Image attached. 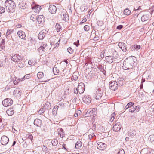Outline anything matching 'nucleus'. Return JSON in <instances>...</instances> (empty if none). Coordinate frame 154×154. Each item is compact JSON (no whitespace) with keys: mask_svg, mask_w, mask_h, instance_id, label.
Listing matches in <instances>:
<instances>
[{"mask_svg":"<svg viewBox=\"0 0 154 154\" xmlns=\"http://www.w3.org/2000/svg\"><path fill=\"white\" fill-rule=\"evenodd\" d=\"M97 148L100 150H104L106 149L107 145L106 144L102 142L98 143L97 144Z\"/></svg>","mask_w":154,"mask_h":154,"instance_id":"9b49d317","label":"nucleus"},{"mask_svg":"<svg viewBox=\"0 0 154 154\" xmlns=\"http://www.w3.org/2000/svg\"><path fill=\"white\" fill-rule=\"evenodd\" d=\"M14 32V30L12 29H8L6 34V36L8 39L12 38V34Z\"/></svg>","mask_w":154,"mask_h":154,"instance_id":"dca6fc26","label":"nucleus"},{"mask_svg":"<svg viewBox=\"0 0 154 154\" xmlns=\"http://www.w3.org/2000/svg\"><path fill=\"white\" fill-rule=\"evenodd\" d=\"M140 109V106H136L133 105L132 107L129 109V111L131 112H138Z\"/></svg>","mask_w":154,"mask_h":154,"instance_id":"9d476101","label":"nucleus"},{"mask_svg":"<svg viewBox=\"0 0 154 154\" xmlns=\"http://www.w3.org/2000/svg\"><path fill=\"white\" fill-rule=\"evenodd\" d=\"M140 45H132L131 47V49L132 50H137L140 49Z\"/></svg>","mask_w":154,"mask_h":154,"instance_id":"a878e982","label":"nucleus"},{"mask_svg":"<svg viewBox=\"0 0 154 154\" xmlns=\"http://www.w3.org/2000/svg\"><path fill=\"white\" fill-rule=\"evenodd\" d=\"M118 84L117 82L112 81L110 82L109 87L110 89L113 91H115L118 89Z\"/></svg>","mask_w":154,"mask_h":154,"instance_id":"39448f33","label":"nucleus"},{"mask_svg":"<svg viewBox=\"0 0 154 154\" xmlns=\"http://www.w3.org/2000/svg\"><path fill=\"white\" fill-rule=\"evenodd\" d=\"M134 103L132 102H130L128 103L127 105L125 106V109H127L128 108L131 107L132 106L134 105Z\"/></svg>","mask_w":154,"mask_h":154,"instance_id":"c9c22d12","label":"nucleus"},{"mask_svg":"<svg viewBox=\"0 0 154 154\" xmlns=\"http://www.w3.org/2000/svg\"><path fill=\"white\" fill-rule=\"evenodd\" d=\"M18 82L17 81V79H15V80H14L13 81V83L14 85H17L18 84Z\"/></svg>","mask_w":154,"mask_h":154,"instance_id":"680f3d73","label":"nucleus"},{"mask_svg":"<svg viewBox=\"0 0 154 154\" xmlns=\"http://www.w3.org/2000/svg\"><path fill=\"white\" fill-rule=\"evenodd\" d=\"M20 90L19 89L17 88L13 92V94L17 96L18 95H20L21 94L20 93Z\"/></svg>","mask_w":154,"mask_h":154,"instance_id":"473e14b6","label":"nucleus"},{"mask_svg":"<svg viewBox=\"0 0 154 154\" xmlns=\"http://www.w3.org/2000/svg\"><path fill=\"white\" fill-rule=\"evenodd\" d=\"M18 66L20 68H22L24 66V64L23 62L20 63L18 64Z\"/></svg>","mask_w":154,"mask_h":154,"instance_id":"49530a36","label":"nucleus"},{"mask_svg":"<svg viewBox=\"0 0 154 154\" xmlns=\"http://www.w3.org/2000/svg\"><path fill=\"white\" fill-rule=\"evenodd\" d=\"M17 81H18V82H19L20 81H22L24 80V78H22L21 79H17Z\"/></svg>","mask_w":154,"mask_h":154,"instance_id":"052dcab7","label":"nucleus"},{"mask_svg":"<svg viewBox=\"0 0 154 154\" xmlns=\"http://www.w3.org/2000/svg\"><path fill=\"white\" fill-rule=\"evenodd\" d=\"M44 17L43 15H39L38 16L37 18V20L39 24H41L42 22H43L44 20Z\"/></svg>","mask_w":154,"mask_h":154,"instance_id":"b1692460","label":"nucleus"},{"mask_svg":"<svg viewBox=\"0 0 154 154\" xmlns=\"http://www.w3.org/2000/svg\"><path fill=\"white\" fill-rule=\"evenodd\" d=\"M136 134V132L135 131L131 130L129 133V136L131 138H134L135 137Z\"/></svg>","mask_w":154,"mask_h":154,"instance_id":"cd10ccee","label":"nucleus"},{"mask_svg":"<svg viewBox=\"0 0 154 154\" xmlns=\"http://www.w3.org/2000/svg\"><path fill=\"white\" fill-rule=\"evenodd\" d=\"M57 132L60 135V137H63L65 136V134L62 128L58 129Z\"/></svg>","mask_w":154,"mask_h":154,"instance_id":"4be33fe9","label":"nucleus"},{"mask_svg":"<svg viewBox=\"0 0 154 154\" xmlns=\"http://www.w3.org/2000/svg\"><path fill=\"white\" fill-rule=\"evenodd\" d=\"M17 35L21 39L26 40V37L24 32L22 31H19L17 32Z\"/></svg>","mask_w":154,"mask_h":154,"instance_id":"a211bd4d","label":"nucleus"},{"mask_svg":"<svg viewBox=\"0 0 154 154\" xmlns=\"http://www.w3.org/2000/svg\"><path fill=\"white\" fill-rule=\"evenodd\" d=\"M53 71L54 75H57L59 73V70L56 67L54 66L53 69Z\"/></svg>","mask_w":154,"mask_h":154,"instance_id":"e433bc0d","label":"nucleus"},{"mask_svg":"<svg viewBox=\"0 0 154 154\" xmlns=\"http://www.w3.org/2000/svg\"><path fill=\"white\" fill-rule=\"evenodd\" d=\"M59 106L57 105L55 106L53 108L52 110V114L54 115H56L57 112V109L58 108Z\"/></svg>","mask_w":154,"mask_h":154,"instance_id":"f704fd0d","label":"nucleus"},{"mask_svg":"<svg viewBox=\"0 0 154 154\" xmlns=\"http://www.w3.org/2000/svg\"><path fill=\"white\" fill-rule=\"evenodd\" d=\"M117 154H125V151L123 149H121L118 152Z\"/></svg>","mask_w":154,"mask_h":154,"instance_id":"8fccbe9b","label":"nucleus"},{"mask_svg":"<svg viewBox=\"0 0 154 154\" xmlns=\"http://www.w3.org/2000/svg\"><path fill=\"white\" fill-rule=\"evenodd\" d=\"M55 28L57 30V31L58 32L61 31L62 29L61 26L58 23L56 24Z\"/></svg>","mask_w":154,"mask_h":154,"instance_id":"7c9ffc66","label":"nucleus"},{"mask_svg":"<svg viewBox=\"0 0 154 154\" xmlns=\"http://www.w3.org/2000/svg\"><path fill=\"white\" fill-rule=\"evenodd\" d=\"M123 27V25H119L117 26L116 29L119 30H120Z\"/></svg>","mask_w":154,"mask_h":154,"instance_id":"4d7b16f0","label":"nucleus"},{"mask_svg":"<svg viewBox=\"0 0 154 154\" xmlns=\"http://www.w3.org/2000/svg\"><path fill=\"white\" fill-rule=\"evenodd\" d=\"M82 143L80 140L77 141L75 144V147L77 149H79L82 146Z\"/></svg>","mask_w":154,"mask_h":154,"instance_id":"c85d7f7f","label":"nucleus"},{"mask_svg":"<svg viewBox=\"0 0 154 154\" xmlns=\"http://www.w3.org/2000/svg\"><path fill=\"white\" fill-rule=\"evenodd\" d=\"M93 112L92 110H88L86 113V115L87 116H90L93 115Z\"/></svg>","mask_w":154,"mask_h":154,"instance_id":"ea45409f","label":"nucleus"},{"mask_svg":"<svg viewBox=\"0 0 154 154\" xmlns=\"http://www.w3.org/2000/svg\"><path fill=\"white\" fill-rule=\"evenodd\" d=\"M21 57L17 54H15L11 58L12 60L14 62H17L22 60Z\"/></svg>","mask_w":154,"mask_h":154,"instance_id":"4468645a","label":"nucleus"},{"mask_svg":"<svg viewBox=\"0 0 154 154\" xmlns=\"http://www.w3.org/2000/svg\"><path fill=\"white\" fill-rule=\"evenodd\" d=\"M6 113L9 116H12L14 113V110L13 108H10L7 110Z\"/></svg>","mask_w":154,"mask_h":154,"instance_id":"c756f323","label":"nucleus"},{"mask_svg":"<svg viewBox=\"0 0 154 154\" xmlns=\"http://www.w3.org/2000/svg\"><path fill=\"white\" fill-rule=\"evenodd\" d=\"M26 3H24L23 1H22L19 2L18 5L19 8L21 9H24L26 8Z\"/></svg>","mask_w":154,"mask_h":154,"instance_id":"393cba45","label":"nucleus"},{"mask_svg":"<svg viewBox=\"0 0 154 154\" xmlns=\"http://www.w3.org/2000/svg\"><path fill=\"white\" fill-rule=\"evenodd\" d=\"M50 13L52 14H54L56 13L57 8L55 6L53 5H50L49 6L48 8Z\"/></svg>","mask_w":154,"mask_h":154,"instance_id":"ddd939ff","label":"nucleus"},{"mask_svg":"<svg viewBox=\"0 0 154 154\" xmlns=\"http://www.w3.org/2000/svg\"><path fill=\"white\" fill-rule=\"evenodd\" d=\"M67 51L70 54H72L73 53V50L70 47L67 48Z\"/></svg>","mask_w":154,"mask_h":154,"instance_id":"09e8293b","label":"nucleus"},{"mask_svg":"<svg viewBox=\"0 0 154 154\" xmlns=\"http://www.w3.org/2000/svg\"><path fill=\"white\" fill-rule=\"evenodd\" d=\"M103 91L100 88H96L94 93V97L96 99H100L102 97Z\"/></svg>","mask_w":154,"mask_h":154,"instance_id":"20e7f679","label":"nucleus"},{"mask_svg":"<svg viewBox=\"0 0 154 154\" xmlns=\"http://www.w3.org/2000/svg\"><path fill=\"white\" fill-rule=\"evenodd\" d=\"M62 77L60 76H57L54 78L56 80H58L59 81H60L61 80Z\"/></svg>","mask_w":154,"mask_h":154,"instance_id":"603ef678","label":"nucleus"},{"mask_svg":"<svg viewBox=\"0 0 154 154\" xmlns=\"http://www.w3.org/2000/svg\"><path fill=\"white\" fill-rule=\"evenodd\" d=\"M124 12L125 15L128 16L130 14L131 11L128 9L126 8L125 9Z\"/></svg>","mask_w":154,"mask_h":154,"instance_id":"58836bf2","label":"nucleus"},{"mask_svg":"<svg viewBox=\"0 0 154 154\" xmlns=\"http://www.w3.org/2000/svg\"><path fill=\"white\" fill-rule=\"evenodd\" d=\"M112 55L106 56L105 60L107 62L111 63L113 62L115 63L118 62L120 61L119 59V55L116 50H112Z\"/></svg>","mask_w":154,"mask_h":154,"instance_id":"f03ea898","label":"nucleus"},{"mask_svg":"<svg viewBox=\"0 0 154 154\" xmlns=\"http://www.w3.org/2000/svg\"><path fill=\"white\" fill-rule=\"evenodd\" d=\"M100 70L101 71H102L103 73L105 75V74L106 73V71H105L104 69H103L102 68H101V69H100Z\"/></svg>","mask_w":154,"mask_h":154,"instance_id":"69168bd1","label":"nucleus"},{"mask_svg":"<svg viewBox=\"0 0 154 154\" xmlns=\"http://www.w3.org/2000/svg\"><path fill=\"white\" fill-rule=\"evenodd\" d=\"M61 17H62L63 20L66 21L69 20V17L68 15L64 12H63L61 15Z\"/></svg>","mask_w":154,"mask_h":154,"instance_id":"5701e85b","label":"nucleus"},{"mask_svg":"<svg viewBox=\"0 0 154 154\" xmlns=\"http://www.w3.org/2000/svg\"><path fill=\"white\" fill-rule=\"evenodd\" d=\"M118 45L123 52H125L126 51L127 47L125 43L122 42H119Z\"/></svg>","mask_w":154,"mask_h":154,"instance_id":"f3484780","label":"nucleus"},{"mask_svg":"<svg viewBox=\"0 0 154 154\" xmlns=\"http://www.w3.org/2000/svg\"><path fill=\"white\" fill-rule=\"evenodd\" d=\"M78 91L80 94L83 93L85 90V86L83 83L80 82L79 83L77 88Z\"/></svg>","mask_w":154,"mask_h":154,"instance_id":"1a4fd4ad","label":"nucleus"},{"mask_svg":"<svg viewBox=\"0 0 154 154\" xmlns=\"http://www.w3.org/2000/svg\"><path fill=\"white\" fill-rule=\"evenodd\" d=\"M137 59L136 57L134 56H131L126 59L123 62V66L122 67L124 70L132 69L135 64L136 63Z\"/></svg>","mask_w":154,"mask_h":154,"instance_id":"f257e3e1","label":"nucleus"},{"mask_svg":"<svg viewBox=\"0 0 154 154\" xmlns=\"http://www.w3.org/2000/svg\"><path fill=\"white\" fill-rule=\"evenodd\" d=\"M60 43V40H59L57 42V41L55 42V44L54 45V46L55 48L57 46V45H58Z\"/></svg>","mask_w":154,"mask_h":154,"instance_id":"13d9d810","label":"nucleus"},{"mask_svg":"<svg viewBox=\"0 0 154 154\" xmlns=\"http://www.w3.org/2000/svg\"><path fill=\"white\" fill-rule=\"evenodd\" d=\"M87 20L86 18L84 19L80 23H83L86 21Z\"/></svg>","mask_w":154,"mask_h":154,"instance_id":"0e129e2a","label":"nucleus"},{"mask_svg":"<svg viewBox=\"0 0 154 154\" xmlns=\"http://www.w3.org/2000/svg\"><path fill=\"white\" fill-rule=\"evenodd\" d=\"M73 44L75 45L76 47H78L79 45V40H78L77 41V42H74Z\"/></svg>","mask_w":154,"mask_h":154,"instance_id":"bf43d9fd","label":"nucleus"},{"mask_svg":"<svg viewBox=\"0 0 154 154\" xmlns=\"http://www.w3.org/2000/svg\"><path fill=\"white\" fill-rule=\"evenodd\" d=\"M83 101L86 103H89L91 102V97L88 96H85L82 99Z\"/></svg>","mask_w":154,"mask_h":154,"instance_id":"6ab92c4d","label":"nucleus"},{"mask_svg":"<svg viewBox=\"0 0 154 154\" xmlns=\"http://www.w3.org/2000/svg\"><path fill=\"white\" fill-rule=\"evenodd\" d=\"M59 105L61 106V107H63L64 106V104L62 103H60Z\"/></svg>","mask_w":154,"mask_h":154,"instance_id":"774afa93","label":"nucleus"},{"mask_svg":"<svg viewBox=\"0 0 154 154\" xmlns=\"http://www.w3.org/2000/svg\"><path fill=\"white\" fill-rule=\"evenodd\" d=\"M118 84V86H122L124 85L125 81L123 78H119L117 80V81Z\"/></svg>","mask_w":154,"mask_h":154,"instance_id":"412c9836","label":"nucleus"},{"mask_svg":"<svg viewBox=\"0 0 154 154\" xmlns=\"http://www.w3.org/2000/svg\"><path fill=\"white\" fill-rule=\"evenodd\" d=\"M37 63L36 61L34 59H31L29 60L28 63L30 65L33 66Z\"/></svg>","mask_w":154,"mask_h":154,"instance_id":"2f4dec72","label":"nucleus"},{"mask_svg":"<svg viewBox=\"0 0 154 154\" xmlns=\"http://www.w3.org/2000/svg\"><path fill=\"white\" fill-rule=\"evenodd\" d=\"M78 89L76 88H75L74 89V93L76 94H78L79 93L78 91Z\"/></svg>","mask_w":154,"mask_h":154,"instance_id":"338daca9","label":"nucleus"},{"mask_svg":"<svg viewBox=\"0 0 154 154\" xmlns=\"http://www.w3.org/2000/svg\"><path fill=\"white\" fill-rule=\"evenodd\" d=\"M52 145L54 146L57 145L58 143V141L56 139H53L51 141Z\"/></svg>","mask_w":154,"mask_h":154,"instance_id":"4c0bfd02","label":"nucleus"},{"mask_svg":"<svg viewBox=\"0 0 154 154\" xmlns=\"http://www.w3.org/2000/svg\"><path fill=\"white\" fill-rule=\"evenodd\" d=\"M0 46L2 49H4L5 48V44L4 43H1Z\"/></svg>","mask_w":154,"mask_h":154,"instance_id":"6e6d98bb","label":"nucleus"},{"mask_svg":"<svg viewBox=\"0 0 154 154\" xmlns=\"http://www.w3.org/2000/svg\"><path fill=\"white\" fill-rule=\"evenodd\" d=\"M9 141V139L5 135L2 136L1 142L2 145H6L8 143Z\"/></svg>","mask_w":154,"mask_h":154,"instance_id":"f8f14e48","label":"nucleus"},{"mask_svg":"<svg viewBox=\"0 0 154 154\" xmlns=\"http://www.w3.org/2000/svg\"><path fill=\"white\" fill-rule=\"evenodd\" d=\"M47 46V45L46 43H42L40 47H39L38 50L40 53H43L47 51V48L46 47Z\"/></svg>","mask_w":154,"mask_h":154,"instance_id":"0eeeda50","label":"nucleus"},{"mask_svg":"<svg viewBox=\"0 0 154 154\" xmlns=\"http://www.w3.org/2000/svg\"><path fill=\"white\" fill-rule=\"evenodd\" d=\"M43 76V73L42 72H39L37 74V76L38 78L39 79L42 78Z\"/></svg>","mask_w":154,"mask_h":154,"instance_id":"a19ab883","label":"nucleus"},{"mask_svg":"<svg viewBox=\"0 0 154 154\" xmlns=\"http://www.w3.org/2000/svg\"><path fill=\"white\" fill-rule=\"evenodd\" d=\"M34 124L36 126L40 127L42 124V121L39 119L37 118L34 120Z\"/></svg>","mask_w":154,"mask_h":154,"instance_id":"aec40b11","label":"nucleus"},{"mask_svg":"<svg viewBox=\"0 0 154 154\" xmlns=\"http://www.w3.org/2000/svg\"><path fill=\"white\" fill-rule=\"evenodd\" d=\"M6 11L9 13H13L15 10L16 5L15 2L11 0H6L5 3Z\"/></svg>","mask_w":154,"mask_h":154,"instance_id":"7ed1b4c3","label":"nucleus"},{"mask_svg":"<svg viewBox=\"0 0 154 154\" xmlns=\"http://www.w3.org/2000/svg\"><path fill=\"white\" fill-rule=\"evenodd\" d=\"M116 116L115 112L112 113L110 116L109 121L112 122L114 120Z\"/></svg>","mask_w":154,"mask_h":154,"instance_id":"72a5a7b5","label":"nucleus"},{"mask_svg":"<svg viewBox=\"0 0 154 154\" xmlns=\"http://www.w3.org/2000/svg\"><path fill=\"white\" fill-rule=\"evenodd\" d=\"M94 136H95V135H94V133H92L88 135V137H89V139H90V140L91 139H92L93 138V137H94Z\"/></svg>","mask_w":154,"mask_h":154,"instance_id":"864d4df0","label":"nucleus"},{"mask_svg":"<svg viewBox=\"0 0 154 154\" xmlns=\"http://www.w3.org/2000/svg\"><path fill=\"white\" fill-rule=\"evenodd\" d=\"M81 112L80 110H78L76 111L75 114H74V116L75 117H77L78 116V114H80L81 113Z\"/></svg>","mask_w":154,"mask_h":154,"instance_id":"a18cd8bd","label":"nucleus"},{"mask_svg":"<svg viewBox=\"0 0 154 154\" xmlns=\"http://www.w3.org/2000/svg\"><path fill=\"white\" fill-rule=\"evenodd\" d=\"M149 139L150 140L151 142L154 141V135L152 134L150 135L149 137Z\"/></svg>","mask_w":154,"mask_h":154,"instance_id":"37998d69","label":"nucleus"},{"mask_svg":"<svg viewBox=\"0 0 154 154\" xmlns=\"http://www.w3.org/2000/svg\"><path fill=\"white\" fill-rule=\"evenodd\" d=\"M121 127V125L119 122L116 121L113 124V130L115 131H118L120 130Z\"/></svg>","mask_w":154,"mask_h":154,"instance_id":"6e6552de","label":"nucleus"},{"mask_svg":"<svg viewBox=\"0 0 154 154\" xmlns=\"http://www.w3.org/2000/svg\"><path fill=\"white\" fill-rule=\"evenodd\" d=\"M45 108H41L39 111V112L40 114L43 113L45 110Z\"/></svg>","mask_w":154,"mask_h":154,"instance_id":"3c124183","label":"nucleus"},{"mask_svg":"<svg viewBox=\"0 0 154 154\" xmlns=\"http://www.w3.org/2000/svg\"><path fill=\"white\" fill-rule=\"evenodd\" d=\"M78 76L76 75H75V73H74L73 74L71 79L75 81L78 79Z\"/></svg>","mask_w":154,"mask_h":154,"instance_id":"c03bdc74","label":"nucleus"},{"mask_svg":"<svg viewBox=\"0 0 154 154\" xmlns=\"http://www.w3.org/2000/svg\"><path fill=\"white\" fill-rule=\"evenodd\" d=\"M28 137V138L31 140V141L32 140L33 138V137L32 135L31 134H28L27 135Z\"/></svg>","mask_w":154,"mask_h":154,"instance_id":"5fc2aeb1","label":"nucleus"},{"mask_svg":"<svg viewBox=\"0 0 154 154\" xmlns=\"http://www.w3.org/2000/svg\"><path fill=\"white\" fill-rule=\"evenodd\" d=\"M84 29L85 31H88L89 30L90 27L86 25L84 26Z\"/></svg>","mask_w":154,"mask_h":154,"instance_id":"de8ad7c7","label":"nucleus"},{"mask_svg":"<svg viewBox=\"0 0 154 154\" xmlns=\"http://www.w3.org/2000/svg\"><path fill=\"white\" fill-rule=\"evenodd\" d=\"M5 10L4 7L0 6V14L4 13Z\"/></svg>","mask_w":154,"mask_h":154,"instance_id":"79ce46f5","label":"nucleus"},{"mask_svg":"<svg viewBox=\"0 0 154 154\" xmlns=\"http://www.w3.org/2000/svg\"><path fill=\"white\" fill-rule=\"evenodd\" d=\"M48 31L45 29L42 30L39 33L38 37L39 39H43L45 37V35L47 33Z\"/></svg>","mask_w":154,"mask_h":154,"instance_id":"2eb2a0df","label":"nucleus"},{"mask_svg":"<svg viewBox=\"0 0 154 154\" xmlns=\"http://www.w3.org/2000/svg\"><path fill=\"white\" fill-rule=\"evenodd\" d=\"M149 16L148 14H144L142 16L141 20L142 22H144L147 20L149 18Z\"/></svg>","mask_w":154,"mask_h":154,"instance_id":"bb28decb","label":"nucleus"},{"mask_svg":"<svg viewBox=\"0 0 154 154\" xmlns=\"http://www.w3.org/2000/svg\"><path fill=\"white\" fill-rule=\"evenodd\" d=\"M13 101L11 99L7 98L4 100L2 102L3 106L7 107L11 106L13 103Z\"/></svg>","mask_w":154,"mask_h":154,"instance_id":"423d86ee","label":"nucleus"},{"mask_svg":"<svg viewBox=\"0 0 154 154\" xmlns=\"http://www.w3.org/2000/svg\"><path fill=\"white\" fill-rule=\"evenodd\" d=\"M30 77V75L29 74H27L23 78H24H24H28Z\"/></svg>","mask_w":154,"mask_h":154,"instance_id":"e2e57ef3","label":"nucleus"}]
</instances>
